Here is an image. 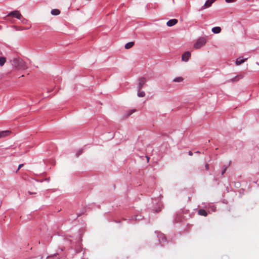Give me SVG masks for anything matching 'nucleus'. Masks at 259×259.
I'll return each mask as SVG.
<instances>
[{
	"label": "nucleus",
	"instance_id": "4be33fe9",
	"mask_svg": "<svg viewBox=\"0 0 259 259\" xmlns=\"http://www.w3.org/2000/svg\"><path fill=\"white\" fill-rule=\"evenodd\" d=\"M225 1L228 3H233V2H234L236 1V0H225Z\"/></svg>",
	"mask_w": 259,
	"mask_h": 259
},
{
	"label": "nucleus",
	"instance_id": "dca6fc26",
	"mask_svg": "<svg viewBox=\"0 0 259 259\" xmlns=\"http://www.w3.org/2000/svg\"><path fill=\"white\" fill-rule=\"evenodd\" d=\"M145 96V93L144 91H139L138 92V96L139 97H144Z\"/></svg>",
	"mask_w": 259,
	"mask_h": 259
},
{
	"label": "nucleus",
	"instance_id": "5701e85b",
	"mask_svg": "<svg viewBox=\"0 0 259 259\" xmlns=\"http://www.w3.org/2000/svg\"><path fill=\"white\" fill-rule=\"evenodd\" d=\"M205 167L206 169L208 170L209 169V164H206L205 165Z\"/></svg>",
	"mask_w": 259,
	"mask_h": 259
},
{
	"label": "nucleus",
	"instance_id": "c85d7f7f",
	"mask_svg": "<svg viewBox=\"0 0 259 259\" xmlns=\"http://www.w3.org/2000/svg\"><path fill=\"white\" fill-rule=\"evenodd\" d=\"M29 194L32 195V194H35V193H30Z\"/></svg>",
	"mask_w": 259,
	"mask_h": 259
},
{
	"label": "nucleus",
	"instance_id": "0eeeda50",
	"mask_svg": "<svg viewBox=\"0 0 259 259\" xmlns=\"http://www.w3.org/2000/svg\"><path fill=\"white\" fill-rule=\"evenodd\" d=\"M178 23V20L176 19H172L168 20L167 23L166 25L169 27H171L175 25H176Z\"/></svg>",
	"mask_w": 259,
	"mask_h": 259
},
{
	"label": "nucleus",
	"instance_id": "6ab92c4d",
	"mask_svg": "<svg viewBox=\"0 0 259 259\" xmlns=\"http://www.w3.org/2000/svg\"><path fill=\"white\" fill-rule=\"evenodd\" d=\"M135 112H136V110L135 109H133V110H130L128 113H127V116H130L131 115H132L133 113H134Z\"/></svg>",
	"mask_w": 259,
	"mask_h": 259
},
{
	"label": "nucleus",
	"instance_id": "39448f33",
	"mask_svg": "<svg viewBox=\"0 0 259 259\" xmlns=\"http://www.w3.org/2000/svg\"><path fill=\"white\" fill-rule=\"evenodd\" d=\"M191 57V53L189 51L185 52L182 56V59L185 62H187Z\"/></svg>",
	"mask_w": 259,
	"mask_h": 259
},
{
	"label": "nucleus",
	"instance_id": "2eb2a0df",
	"mask_svg": "<svg viewBox=\"0 0 259 259\" xmlns=\"http://www.w3.org/2000/svg\"><path fill=\"white\" fill-rule=\"evenodd\" d=\"M6 61V58L4 57H0V66H2L4 65Z\"/></svg>",
	"mask_w": 259,
	"mask_h": 259
},
{
	"label": "nucleus",
	"instance_id": "1a4fd4ad",
	"mask_svg": "<svg viewBox=\"0 0 259 259\" xmlns=\"http://www.w3.org/2000/svg\"><path fill=\"white\" fill-rule=\"evenodd\" d=\"M10 133L9 131H4L0 132V138L5 137Z\"/></svg>",
	"mask_w": 259,
	"mask_h": 259
},
{
	"label": "nucleus",
	"instance_id": "bb28decb",
	"mask_svg": "<svg viewBox=\"0 0 259 259\" xmlns=\"http://www.w3.org/2000/svg\"><path fill=\"white\" fill-rule=\"evenodd\" d=\"M25 29V28H21V29H18V30H24V29Z\"/></svg>",
	"mask_w": 259,
	"mask_h": 259
},
{
	"label": "nucleus",
	"instance_id": "f8f14e48",
	"mask_svg": "<svg viewBox=\"0 0 259 259\" xmlns=\"http://www.w3.org/2000/svg\"><path fill=\"white\" fill-rule=\"evenodd\" d=\"M60 13V11L58 9H53L51 11V14L53 15H58Z\"/></svg>",
	"mask_w": 259,
	"mask_h": 259
},
{
	"label": "nucleus",
	"instance_id": "a211bd4d",
	"mask_svg": "<svg viewBox=\"0 0 259 259\" xmlns=\"http://www.w3.org/2000/svg\"><path fill=\"white\" fill-rule=\"evenodd\" d=\"M83 152V150L82 149H79L77 153H76V155L77 157L79 156L80 154H81Z\"/></svg>",
	"mask_w": 259,
	"mask_h": 259
},
{
	"label": "nucleus",
	"instance_id": "f257e3e1",
	"mask_svg": "<svg viewBox=\"0 0 259 259\" xmlns=\"http://www.w3.org/2000/svg\"><path fill=\"white\" fill-rule=\"evenodd\" d=\"M16 63L15 66L21 69H25L27 68L25 63L21 59H16L14 60Z\"/></svg>",
	"mask_w": 259,
	"mask_h": 259
},
{
	"label": "nucleus",
	"instance_id": "ddd939ff",
	"mask_svg": "<svg viewBox=\"0 0 259 259\" xmlns=\"http://www.w3.org/2000/svg\"><path fill=\"white\" fill-rule=\"evenodd\" d=\"M134 45V42L133 41L129 42L125 44L124 47L126 49H129L131 48Z\"/></svg>",
	"mask_w": 259,
	"mask_h": 259
},
{
	"label": "nucleus",
	"instance_id": "9b49d317",
	"mask_svg": "<svg viewBox=\"0 0 259 259\" xmlns=\"http://www.w3.org/2000/svg\"><path fill=\"white\" fill-rule=\"evenodd\" d=\"M198 214L204 217H206L207 215V212L204 209H199L198 211Z\"/></svg>",
	"mask_w": 259,
	"mask_h": 259
},
{
	"label": "nucleus",
	"instance_id": "393cba45",
	"mask_svg": "<svg viewBox=\"0 0 259 259\" xmlns=\"http://www.w3.org/2000/svg\"><path fill=\"white\" fill-rule=\"evenodd\" d=\"M188 154H189V155H190V156H192V155H193V153H192V152L191 151H189L188 152Z\"/></svg>",
	"mask_w": 259,
	"mask_h": 259
},
{
	"label": "nucleus",
	"instance_id": "4468645a",
	"mask_svg": "<svg viewBox=\"0 0 259 259\" xmlns=\"http://www.w3.org/2000/svg\"><path fill=\"white\" fill-rule=\"evenodd\" d=\"M231 163V161H230L229 162L228 166L224 165L223 166L222 170V175H223L225 173V172L226 171V170H227L228 167L230 165Z\"/></svg>",
	"mask_w": 259,
	"mask_h": 259
},
{
	"label": "nucleus",
	"instance_id": "423d86ee",
	"mask_svg": "<svg viewBox=\"0 0 259 259\" xmlns=\"http://www.w3.org/2000/svg\"><path fill=\"white\" fill-rule=\"evenodd\" d=\"M216 0H207L202 6V9H205L210 7Z\"/></svg>",
	"mask_w": 259,
	"mask_h": 259
},
{
	"label": "nucleus",
	"instance_id": "412c9836",
	"mask_svg": "<svg viewBox=\"0 0 259 259\" xmlns=\"http://www.w3.org/2000/svg\"><path fill=\"white\" fill-rule=\"evenodd\" d=\"M21 21L23 23H26L27 22V20L24 18L23 17L21 18Z\"/></svg>",
	"mask_w": 259,
	"mask_h": 259
},
{
	"label": "nucleus",
	"instance_id": "9d476101",
	"mask_svg": "<svg viewBox=\"0 0 259 259\" xmlns=\"http://www.w3.org/2000/svg\"><path fill=\"white\" fill-rule=\"evenodd\" d=\"M212 31L214 33H219L221 31V28L220 27H214L212 28Z\"/></svg>",
	"mask_w": 259,
	"mask_h": 259
},
{
	"label": "nucleus",
	"instance_id": "f03ea898",
	"mask_svg": "<svg viewBox=\"0 0 259 259\" xmlns=\"http://www.w3.org/2000/svg\"><path fill=\"white\" fill-rule=\"evenodd\" d=\"M206 44V40L204 38L201 37L198 39L197 42L194 44L195 49H199L203 46Z\"/></svg>",
	"mask_w": 259,
	"mask_h": 259
},
{
	"label": "nucleus",
	"instance_id": "b1692460",
	"mask_svg": "<svg viewBox=\"0 0 259 259\" xmlns=\"http://www.w3.org/2000/svg\"><path fill=\"white\" fill-rule=\"evenodd\" d=\"M23 166V164H19L17 170H18L20 168H21Z\"/></svg>",
	"mask_w": 259,
	"mask_h": 259
},
{
	"label": "nucleus",
	"instance_id": "a878e982",
	"mask_svg": "<svg viewBox=\"0 0 259 259\" xmlns=\"http://www.w3.org/2000/svg\"><path fill=\"white\" fill-rule=\"evenodd\" d=\"M195 153H196L199 154V153H200V151H196V152H195Z\"/></svg>",
	"mask_w": 259,
	"mask_h": 259
},
{
	"label": "nucleus",
	"instance_id": "6e6552de",
	"mask_svg": "<svg viewBox=\"0 0 259 259\" xmlns=\"http://www.w3.org/2000/svg\"><path fill=\"white\" fill-rule=\"evenodd\" d=\"M247 59V58H243L242 57H238V58H237V59L235 61L236 65H239L241 64L242 63H244Z\"/></svg>",
	"mask_w": 259,
	"mask_h": 259
},
{
	"label": "nucleus",
	"instance_id": "f3484780",
	"mask_svg": "<svg viewBox=\"0 0 259 259\" xmlns=\"http://www.w3.org/2000/svg\"><path fill=\"white\" fill-rule=\"evenodd\" d=\"M183 80V78L182 77H178L174 79L175 82H181Z\"/></svg>",
	"mask_w": 259,
	"mask_h": 259
},
{
	"label": "nucleus",
	"instance_id": "20e7f679",
	"mask_svg": "<svg viewBox=\"0 0 259 259\" xmlns=\"http://www.w3.org/2000/svg\"><path fill=\"white\" fill-rule=\"evenodd\" d=\"M146 82V79L145 77H141L138 79V91H141L143 85L145 84Z\"/></svg>",
	"mask_w": 259,
	"mask_h": 259
},
{
	"label": "nucleus",
	"instance_id": "cd10ccee",
	"mask_svg": "<svg viewBox=\"0 0 259 259\" xmlns=\"http://www.w3.org/2000/svg\"><path fill=\"white\" fill-rule=\"evenodd\" d=\"M160 210H161L160 209L156 210V212H159V211H160Z\"/></svg>",
	"mask_w": 259,
	"mask_h": 259
},
{
	"label": "nucleus",
	"instance_id": "7ed1b4c3",
	"mask_svg": "<svg viewBox=\"0 0 259 259\" xmlns=\"http://www.w3.org/2000/svg\"><path fill=\"white\" fill-rule=\"evenodd\" d=\"M8 16H12L13 17L16 18L19 20H21V18H22V16L19 11L15 10L11 12L8 15Z\"/></svg>",
	"mask_w": 259,
	"mask_h": 259
},
{
	"label": "nucleus",
	"instance_id": "aec40b11",
	"mask_svg": "<svg viewBox=\"0 0 259 259\" xmlns=\"http://www.w3.org/2000/svg\"><path fill=\"white\" fill-rule=\"evenodd\" d=\"M135 112H136V110L135 109H133V110H130L128 113H127V116H130L131 115H132L133 113H134Z\"/></svg>",
	"mask_w": 259,
	"mask_h": 259
}]
</instances>
